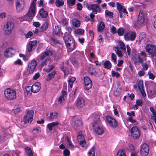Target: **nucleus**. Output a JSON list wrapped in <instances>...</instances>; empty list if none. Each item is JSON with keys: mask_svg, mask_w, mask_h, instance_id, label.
<instances>
[{"mask_svg": "<svg viewBox=\"0 0 156 156\" xmlns=\"http://www.w3.org/2000/svg\"><path fill=\"white\" fill-rule=\"evenodd\" d=\"M99 119L98 117L96 121L94 120L93 127L94 131L98 134L101 135L104 133V130Z\"/></svg>", "mask_w": 156, "mask_h": 156, "instance_id": "f257e3e1", "label": "nucleus"}, {"mask_svg": "<svg viewBox=\"0 0 156 156\" xmlns=\"http://www.w3.org/2000/svg\"><path fill=\"white\" fill-rule=\"evenodd\" d=\"M35 6L36 5L34 2H32L28 12L26 15L23 17L24 20H28V17H32L34 16L36 12Z\"/></svg>", "mask_w": 156, "mask_h": 156, "instance_id": "f03ea898", "label": "nucleus"}, {"mask_svg": "<svg viewBox=\"0 0 156 156\" xmlns=\"http://www.w3.org/2000/svg\"><path fill=\"white\" fill-rule=\"evenodd\" d=\"M4 95L6 98L9 100H13L16 98V92L10 88H7L4 91Z\"/></svg>", "mask_w": 156, "mask_h": 156, "instance_id": "7ed1b4c3", "label": "nucleus"}, {"mask_svg": "<svg viewBox=\"0 0 156 156\" xmlns=\"http://www.w3.org/2000/svg\"><path fill=\"white\" fill-rule=\"evenodd\" d=\"M146 51L151 56H156V47L155 45L152 44H148L146 46Z\"/></svg>", "mask_w": 156, "mask_h": 156, "instance_id": "20e7f679", "label": "nucleus"}, {"mask_svg": "<svg viewBox=\"0 0 156 156\" xmlns=\"http://www.w3.org/2000/svg\"><path fill=\"white\" fill-rule=\"evenodd\" d=\"M65 44L67 48L70 51L74 50L76 48L74 40L71 37H68L66 40Z\"/></svg>", "mask_w": 156, "mask_h": 156, "instance_id": "39448f33", "label": "nucleus"}, {"mask_svg": "<svg viewBox=\"0 0 156 156\" xmlns=\"http://www.w3.org/2000/svg\"><path fill=\"white\" fill-rule=\"evenodd\" d=\"M131 135L134 139L139 138L140 135L139 129L136 126L133 127L130 129Z\"/></svg>", "mask_w": 156, "mask_h": 156, "instance_id": "423d86ee", "label": "nucleus"}, {"mask_svg": "<svg viewBox=\"0 0 156 156\" xmlns=\"http://www.w3.org/2000/svg\"><path fill=\"white\" fill-rule=\"evenodd\" d=\"M149 148L147 144L144 143L142 144L140 147V154L142 156H147L149 152Z\"/></svg>", "mask_w": 156, "mask_h": 156, "instance_id": "0eeeda50", "label": "nucleus"}, {"mask_svg": "<svg viewBox=\"0 0 156 156\" xmlns=\"http://www.w3.org/2000/svg\"><path fill=\"white\" fill-rule=\"evenodd\" d=\"M34 112L33 111H28L25 115L23 119L24 122L30 123L32 122Z\"/></svg>", "mask_w": 156, "mask_h": 156, "instance_id": "6e6552de", "label": "nucleus"}, {"mask_svg": "<svg viewBox=\"0 0 156 156\" xmlns=\"http://www.w3.org/2000/svg\"><path fill=\"white\" fill-rule=\"evenodd\" d=\"M14 27V24L11 22H8L5 25L4 29L5 33L9 34L11 33Z\"/></svg>", "mask_w": 156, "mask_h": 156, "instance_id": "1a4fd4ad", "label": "nucleus"}, {"mask_svg": "<svg viewBox=\"0 0 156 156\" xmlns=\"http://www.w3.org/2000/svg\"><path fill=\"white\" fill-rule=\"evenodd\" d=\"M116 5L117 9L120 14L119 16L120 18L122 17V13L125 14H128V12L124 6L122 5L118 2L116 3Z\"/></svg>", "mask_w": 156, "mask_h": 156, "instance_id": "9d476101", "label": "nucleus"}, {"mask_svg": "<svg viewBox=\"0 0 156 156\" xmlns=\"http://www.w3.org/2000/svg\"><path fill=\"white\" fill-rule=\"evenodd\" d=\"M108 123L112 127H116L118 126V122L114 118L110 116H107L106 117Z\"/></svg>", "mask_w": 156, "mask_h": 156, "instance_id": "9b49d317", "label": "nucleus"}, {"mask_svg": "<svg viewBox=\"0 0 156 156\" xmlns=\"http://www.w3.org/2000/svg\"><path fill=\"white\" fill-rule=\"evenodd\" d=\"M136 37V33L134 32H130L126 33L124 37L126 41H134Z\"/></svg>", "mask_w": 156, "mask_h": 156, "instance_id": "f8f14e48", "label": "nucleus"}, {"mask_svg": "<svg viewBox=\"0 0 156 156\" xmlns=\"http://www.w3.org/2000/svg\"><path fill=\"white\" fill-rule=\"evenodd\" d=\"M77 140L78 141L80 142V145L81 147H86V142L84 136L82 135L81 131H80L78 133Z\"/></svg>", "mask_w": 156, "mask_h": 156, "instance_id": "ddd939ff", "label": "nucleus"}, {"mask_svg": "<svg viewBox=\"0 0 156 156\" xmlns=\"http://www.w3.org/2000/svg\"><path fill=\"white\" fill-rule=\"evenodd\" d=\"M24 3V0H16L15 5L17 12H20L23 9Z\"/></svg>", "mask_w": 156, "mask_h": 156, "instance_id": "4468645a", "label": "nucleus"}, {"mask_svg": "<svg viewBox=\"0 0 156 156\" xmlns=\"http://www.w3.org/2000/svg\"><path fill=\"white\" fill-rule=\"evenodd\" d=\"M36 65V62L35 60H32L29 63L27 69L29 74L32 73H33Z\"/></svg>", "mask_w": 156, "mask_h": 156, "instance_id": "2eb2a0df", "label": "nucleus"}, {"mask_svg": "<svg viewBox=\"0 0 156 156\" xmlns=\"http://www.w3.org/2000/svg\"><path fill=\"white\" fill-rule=\"evenodd\" d=\"M145 15L143 13L142 10H140V11L139 14L138 16V18L137 23L138 24L141 26H143L144 23L145 21Z\"/></svg>", "mask_w": 156, "mask_h": 156, "instance_id": "dca6fc26", "label": "nucleus"}, {"mask_svg": "<svg viewBox=\"0 0 156 156\" xmlns=\"http://www.w3.org/2000/svg\"><path fill=\"white\" fill-rule=\"evenodd\" d=\"M84 81L86 89L89 90L90 89L92 86V83L90 78L88 76L84 77Z\"/></svg>", "mask_w": 156, "mask_h": 156, "instance_id": "f3484780", "label": "nucleus"}, {"mask_svg": "<svg viewBox=\"0 0 156 156\" xmlns=\"http://www.w3.org/2000/svg\"><path fill=\"white\" fill-rule=\"evenodd\" d=\"M89 10H92V13L94 14H96L97 12H101V9L100 7L98 5L96 4H91Z\"/></svg>", "mask_w": 156, "mask_h": 156, "instance_id": "a211bd4d", "label": "nucleus"}, {"mask_svg": "<svg viewBox=\"0 0 156 156\" xmlns=\"http://www.w3.org/2000/svg\"><path fill=\"white\" fill-rule=\"evenodd\" d=\"M37 44L36 41H30L27 45V48L28 51L30 52L34 49Z\"/></svg>", "mask_w": 156, "mask_h": 156, "instance_id": "6ab92c4d", "label": "nucleus"}, {"mask_svg": "<svg viewBox=\"0 0 156 156\" xmlns=\"http://www.w3.org/2000/svg\"><path fill=\"white\" fill-rule=\"evenodd\" d=\"M41 88L40 83L38 82L36 83L31 87V90L34 93L38 92Z\"/></svg>", "mask_w": 156, "mask_h": 156, "instance_id": "aec40b11", "label": "nucleus"}, {"mask_svg": "<svg viewBox=\"0 0 156 156\" xmlns=\"http://www.w3.org/2000/svg\"><path fill=\"white\" fill-rule=\"evenodd\" d=\"M76 105L79 108H83L85 105L84 100L81 98H78L76 102Z\"/></svg>", "mask_w": 156, "mask_h": 156, "instance_id": "412c9836", "label": "nucleus"}, {"mask_svg": "<svg viewBox=\"0 0 156 156\" xmlns=\"http://www.w3.org/2000/svg\"><path fill=\"white\" fill-rule=\"evenodd\" d=\"M15 50L12 48H10L7 49L4 53L5 56L7 57H11L14 55Z\"/></svg>", "mask_w": 156, "mask_h": 156, "instance_id": "4be33fe9", "label": "nucleus"}, {"mask_svg": "<svg viewBox=\"0 0 156 156\" xmlns=\"http://www.w3.org/2000/svg\"><path fill=\"white\" fill-rule=\"evenodd\" d=\"M67 96V94L64 91L62 90L61 94L58 99V101L60 103H62L66 99Z\"/></svg>", "mask_w": 156, "mask_h": 156, "instance_id": "5701e85b", "label": "nucleus"}, {"mask_svg": "<svg viewBox=\"0 0 156 156\" xmlns=\"http://www.w3.org/2000/svg\"><path fill=\"white\" fill-rule=\"evenodd\" d=\"M59 124H60V122L58 121H55L51 123H48L47 125V127L49 131L52 130V128L57 126Z\"/></svg>", "mask_w": 156, "mask_h": 156, "instance_id": "b1692460", "label": "nucleus"}, {"mask_svg": "<svg viewBox=\"0 0 156 156\" xmlns=\"http://www.w3.org/2000/svg\"><path fill=\"white\" fill-rule=\"evenodd\" d=\"M117 47V48H119V49H121L124 51L125 53H126V46L124 43L120 41H118Z\"/></svg>", "mask_w": 156, "mask_h": 156, "instance_id": "393cba45", "label": "nucleus"}, {"mask_svg": "<svg viewBox=\"0 0 156 156\" xmlns=\"http://www.w3.org/2000/svg\"><path fill=\"white\" fill-rule=\"evenodd\" d=\"M52 54V52L50 51H47L42 53L41 55V59L43 60L48 56L51 55Z\"/></svg>", "mask_w": 156, "mask_h": 156, "instance_id": "a878e982", "label": "nucleus"}, {"mask_svg": "<svg viewBox=\"0 0 156 156\" xmlns=\"http://www.w3.org/2000/svg\"><path fill=\"white\" fill-rule=\"evenodd\" d=\"M40 15L42 18H45L48 16V13L43 8L41 9L39 11Z\"/></svg>", "mask_w": 156, "mask_h": 156, "instance_id": "bb28decb", "label": "nucleus"}, {"mask_svg": "<svg viewBox=\"0 0 156 156\" xmlns=\"http://www.w3.org/2000/svg\"><path fill=\"white\" fill-rule=\"evenodd\" d=\"M73 126L74 127H78L82 126L83 123L80 119H77L73 122Z\"/></svg>", "mask_w": 156, "mask_h": 156, "instance_id": "cd10ccee", "label": "nucleus"}, {"mask_svg": "<svg viewBox=\"0 0 156 156\" xmlns=\"http://www.w3.org/2000/svg\"><path fill=\"white\" fill-rule=\"evenodd\" d=\"M72 25L76 27H78L80 26V21L77 19H74L72 21Z\"/></svg>", "mask_w": 156, "mask_h": 156, "instance_id": "c85d7f7f", "label": "nucleus"}, {"mask_svg": "<svg viewBox=\"0 0 156 156\" xmlns=\"http://www.w3.org/2000/svg\"><path fill=\"white\" fill-rule=\"evenodd\" d=\"M56 74V72L54 71L51 73H49L46 79L47 81H49L52 79L55 76Z\"/></svg>", "mask_w": 156, "mask_h": 156, "instance_id": "c756f323", "label": "nucleus"}, {"mask_svg": "<svg viewBox=\"0 0 156 156\" xmlns=\"http://www.w3.org/2000/svg\"><path fill=\"white\" fill-rule=\"evenodd\" d=\"M105 27V25L104 23L101 22H100L98 26V32H101L102 31Z\"/></svg>", "mask_w": 156, "mask_h": 156, "instance_id": "7c9ffc66", "label": "nucleus"}, {"mask_svg": "<svg viewBox=\"0 0 156 156\" xmlns=\"http://www.w3.org/2000/svg\"><path fill=\"white\" fill-rule=\"evenodd\" d=\"M95 147H93L88 152V156H95Z\"/></svg>", "mask_w": 156, "mask_h": 156, "instance_id": "2f4dec72", "label": "nucleus"}, {"mask_svg": "<svg viewBox=\"0 0 156 156\" xmlns=\"http://www.w3.org/2000/svg\"><path fill=\"white\" fill-rule=\"evenodd\" d=\"M114 49L118 57H122L123 56V53L122 51L119 49V48L115 47L114 48Z\"/></svg>", "mask_w": 156, "mask_h": 156, "instance_id": "473e14b6", "label": "nucleus"}, {"mask_svg": "<svg viewBox=\"0 0 156 156\" xmlns=\"http://www.w3.org/2000/svg\"><path fill=\"white\" fill-rule=\"evenodd\" d=\"M156 94V91L155 89L150 90L149 93V97L150 98H152L155 97V95Z\"/></svg>", "mask_w": 156, "mask_h": 156, "instance_id": "72a5a7b5", "label": "nucleus"}, {"mask_svg": "<svg viewBox=\"0 0 156 156\" xmlns=\"http://www.w3.org/2000/svg\"><path fill=\"white\" fill-rule=\"evenodd\" d=\"M104 65L105 68L107 69H110L112 66V64L108 60L105 62Z\"/></svg>", "mask_w": 156, "mask_h": 156, "instance_id": "f704fd0d", "label": "nucleus"}, {"mask_svg": "<svg viewBox=\"0 0 156 156\" xmlns=\"http://www.w3.org/2000/svg\"><path fill=\"white\" fill-rule=\"evenodd\" d=\"M25 151L28 156H33V154L31 149L29 147H26L25 148Z\"/></svg>", "mask_w": 156, "mask_h": 156, "instance_id": "c9c22d12", "label": "nucleus"}, {"mask_svg": "<svg viewBox=\"0 0 156 156\" xmlns=\"http://www.w3.org/2000/svg\"><path fill=\"white\" fill-rule=\"evenodd\" d=\"M48 27V23L46 22H44L41 27V31H44L47 30Z\"/></svg>", "mask_w": 156, "mask_h": 156, "instance_id": "e433bc0d", "label": "nucleus"}, {"mask_svg": "<svg viewBox=\"0 0 156 156\" xmlns=\"http://www.w3.org/2000/svg\"><path fill=\"white\" fill-rule=\"evenodd\" d=\"M75 33L76 34L81 35L84 34V30L82 29H78L75 30Z\"/></svg>", "mask_w": 156, "mask_h": 156, "instance_id": "4c0bfd02", "label": "nucleus"}, {"mask_svg": "<svg viewBox=\"0 0 156 156\" xmlns=\"http://www.w3.org/2000/svg\"><path fill=\"white\" fill-rule=\"evenodd\" d=\"M60 31V28L58 26H55V28L53 29V32L56 35H59Z\"/></svg>", "mask_w": 156, "mask_h": 156, "instance_id": "58836bf2", "label": "nucleus"}, {"mask_svg": "<svg viewBox=\"0 0 156 156\" xmlns=\"http://www.w3.org/2000/svg\"><path fill=\"white\" fill-rule=\"evenodd\" d=\"M64 4L63 0H56L55 1V5L57 7L62 6Z\"/></svg>", "mask_w": 156, "mask_h": 156, "instance_id": "ea45409f", "label": "nucleus"}, {"mask_svg": "<svg viewBox=\"0 0 156 156\" xmlns=\"http://www.w3.org/2000/svg\"><path fill=\"white\" fill-rule=\"evenodd\" d=\"M76 0H67L68 6H72L74 5L76 3Z\"/></svg>", "mask_w": 156, "mask_h": 156, "instance_id": "a19ab883", "label": "nucleus"}, {"mask_svg": "<svg viewBox=\"0 0 156 156\" xmlns=\"http://www.w3.org/2000/svg\"><path fill=\"white\" fill-rule=\"evenodd\" d=\"M49 117L51 119H56L58 117V113L55 112L51 113Z\"/></svg>", "mask_w": 156, "mask_h": 156, "instance_id": "79ce46f5", "label": "nucleus"}, {"mask_svg": "<svg viewBox=\"0 0 156 156\" xmlns=\"http://www.w3.org/2000/svg\"><path fill=\"white\" fill-rule=\"evenodd\" d=\"M117 156H126V155L124 151L119 150L117 153Z\"/></svg>", "mask_w": 156, "mask_h": 156, "instance_id": "37998d69", "label": "nucleus"}, {"mask_svg": "<svg viewBox=\"0 0 156 156\" xmlns=\"http://www.w3.org/2000/svg\"><path fill=\"white\" fill-rule=\"evenodd\" d=\"M121 92V91L120 88H116L114 91V94L115 96H118L120 94Z\"/></svg>", "mask_w": 156, "mask_h": 156, "instance_id": "c03bdc74", "label": "nucleus"}, {"mask_svg": "<svg viewBox=\"0 0 156 156\" xmlns=\"http://www.w3.org/2000/svg\"><path fill=\"white\" fill-rule=\"evenodd\" d=\"M124 32V30L122 28H119L117 31V33L119 36H122Z\"/></svg>", "mask_w": 156, "mask_h": 156, "instance_id": "a18cd8bd", "label": "nucleus"}, {"mask_svg": "<svg viewBox=\"0 0 156 156\" xmlns=\"http://www.w3.org/2000/svg\"><path fill=\"white\" fill-rule=\"evenodd\" d=\"M138 87L139 89L144 88V87L143 84V81L142 80H140L139 81Z\"/></svg>", "mask_w": 156, "mask_h": 156, "instance_id": "49530a36", "label": "nucleus"}, {"mask_svg": "<svg viewBox=\"0 0 156 156\" xmlns=\"http://www.w3.org/2000/svg\"><path fill=\"white\" fill-rule=\"evenodd\" d=\"M105 14L106 15L108 16L109 17L112 18L113 17V13L110 12L108 10H106L105 11Z\"/></svg>", "mask_w": 156, "mask_h": 156, "instance_id": "de8ad7c7", "label": "nucleus"}, {"mask_svg": "<svg viewBox=\"0 0 156 156\" xmlns=\"http://www.w3.org/2000/svg\"><path fill=\"white\" fill-rule=\"evenodd\" d=\"M112 60L114 62L115 64L116 63L117 57L114 53H112L111 55Z\"/></svg>", "mask_w": 156, "mask_h": 156, "instance_id": "09e8293b", "label": "nucleus"}, {"mask_svg": "<svg viewBox=\"0 0 156 156\" xmlns=\"http://www.w3.org/2000/svg\"><path fill=\"white\" fill-rule=\"evenodd\" d=\"M61 69L64 73V75L66 76L68 75L69 74V72L66 67L64 66L61 67Z\"/></svg>", "mask_w": 156, "mask_h": 156, "instance_id": "8fccbe9b", "label": "nucleus"}, {"mask_svg": "<svg viewBox=\"0 0 156 156\" xmlns=\"http://www.w3.org/2000/svg\"><path fill=\"white\" fill-rule=\"evenodd\" d=\"M33 132L34 133H38L41 132V128L40 127L34 128L33 129Z\"/></svg>", "mask_w": 156, "mask_h": 156, "instance_id": "3c124183", "label": "nucleus"}, {"mask_svg": "<svg viewBox=\"0 0 156 156\" xmlns=\"http://www.w3.org/2000/svg\"><path fill=\"white\" fill-rule=\"evenodd\" d=\"M142 69L145 71L147 70L148 69L149 66L147 63H145L142 64Z\"/></svg>", "mask_w": 156, "mask_h": 156, "instance_id": "603ef678", "label": "nucleus"}, {"mask_svg": "<svg viewBox=\"0 0 156 156\" xmlns=\"http://www.w3.org/2000/svg\"><path fill=\"white\" fill-rule=\"evenodd\" d=\"M89 73L91 75H96V70L93 68L90 69Z\"/></svg>", "mask_w": 156, "mask_h": 156, "instance_id": "864d4df0", "label": "nucleus"}, {"mask_svg": "<svg viewBox=\"0 0 156 156\" xmlns=\"http://www.w3.org/2000/svg\"><path fill=\"white\" fill-rule=\"evenodd\" d=\"M148 74L149 76V78L150 79L153 80L154 79L155 77V75H154L150 71L148 72Z\"/></svg>", "mask_w": 156, "mask_h": 156, "instance_id": "5fc2aeb1", "label": "nucleus"}, {"mask_svg": "<svg viewBox=\"0 0 156 156\" xmlns=\"http://www.w3.org/2000/svg\"><path fill=\"white\" fill-rule=\"evenodd\" d=\"M145 73V71L142 69L141 70L138 71V74L141 77L144 76Z\"/></svg>", "mask_w": 156, "mask_h": 156, "instance_id": "6e6d98bb", "label": "nucleus"}, {"mask_svg": "<svg viewBox=\"0 0 156 156\" xmlns=\"http://www.w3.org/2000/svg\"><path fill=\"white\" fill-rule=\"evenodd\" d=\"M66 138L69 146L72 148H73L74 146L72 144L68 136H66Z\"/></svg>", "mask_w": 156, "mask_h": 156, "instance_id": "4d7b16f0", "label": "nucleus"}, {"mask_svg": "<svg viewBox=\"0 0 156 156\" xmlns=\"http://www.w3.org/2000/svg\"><path fill=\"white\" fill-rule=\"evenodd\" d=\"M69 151L67 149H65L63 151V154L65 156H69Z\"/></svg>", "mask_w": 156, "mask_h": 156, "instance_id": "13d9d810", "label": "nucleus"}, {"mask_svg": "<svg viewBox=\"0 0 156 156\" xmlns=\"http://www.w3.org/2000/svg\"><path fill=\"white\" fill-rule=\"evenodd\" d=\"M112 76H115L116 77H119L120 76V74L119 73L117 72H115L114 71H112Z\"/></svg>", "mask_w": 156, "mask_h": 156, "instance_id": "bf43d9fd", "label": "nucleus"}, {"mask_svg": "<svg viewBox=\"0 0 156 156\" xmlns=\"http://www.w3.org/2000/svg\"><path fill=\"white\" fill-rule=\"evenodd\" d=\"M111 28V32L113 34H115L117 32V31L116 28L113 26H112L110 27Z\"/></svg>", "mask_w": 156, "mask_h": 156, "instance_id": "052dcab7", "label": "nucleus"}, {"mask_svg": "<svg viewBox=\"0 0 156 156\" xmlns=\"http://www.w3.org/2000/svg\"><path fill=\"white\" fill-rule=\"evenodd\" d=\"M14 64L15 65H22L23 64V63L20 59H18L15 62Z\"/></svg>", "mask_w": 156, "mask_h": 156, "instance_id": "680f3d73", "label": "nucleus"}, {"mask_svg": "<svg viewBox=\"0 0 156 156\" xmlns=\"http://www.w3.org/2000/svg\"><path fill=\"white\" fill-rule=\"evenodd\" d=\"M33 35V33L31 31H29L25 35V37L26 38L30 37Z\"/></svg>", "mask_w": 156, "mask_h": 156, "instance_id": "e2e57ef3", "label": "nucleus"}, {"mask_svg": "<svg viewBox=\"0 0 156 156\" xmlns=\"http://www.w3.org/2000/svg\"><path fill=\"white\" fill-rule=\"evenodd\" d=\"M54 67L53 66H51L50 67H49L48 68L46 69L45 70L46 72L49 73L52 70Z\"/></svg>", "mask_w": 156, "mask_h": 156, "instance_id": "0e129e2a", "label": "nucleus"}, {"mask_svg": "<svg viewBox=\"0 0 156 156\" xmlns=\"http://www.w3.org/2000/svg\"><path fill=\"white\" fill-rule=\"evenodd\" d=\"M26 89L27 94L29 95H30L31 93L30 90H31V87L30 86L27 87H26Z\"/></svg>", "mask_w": 156, "mask_h": 156, "instance_id": "69168bd1", "label": "nucleus"}, {"mask_svg": "<svg viewBox=\"0 0 156 156\" xmlns=\"http://www.w3.org/2000/svg\"><path fill=\"white\" fill-rule=\"evenodd\" d=\"M77 9L79 11H81L82 10L83 7L82 5L80 3H78L77 4Z\"/></svg>", "mask_w": 156, "mask_h": 156, "instance_id": "338daca9", "label": "nucleus"}, {"mask_svg": "<svg viewBox=\"0 0 156 156\" xmlns=\"http://www.w3.org/2000/svg\"><path fill=\"white\" fill-rule=\"evenodd\" d=\"M142 103L143 101L142 100H137L136 101V104H137L138 106H141Z\"/></svg>", "mask_w": 156, "mask_h": 156, "instance_id": "774afa93", "label": "nucleus"}]
</instances>
